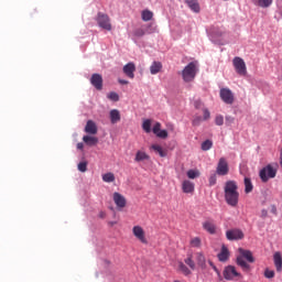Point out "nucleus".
<instances>
[{
	"mask_svg": "<svg viewBox=\"0 0 282 282\" xmlns=\"http://www.w3.org/2000/svg\"><path fill=\"white\" fill-rule=\"evenodd\" d=\"M120 85H129V80L127 79H119Z\"/></svg>",
	"mask_w": 282,
	"mask_h": 282,
	"instance_id": "49",
	"label": "nucleus"
},
{
	"mask_svg": "<svg viewBox=\"0 0 282 282\" xmlns=\"http://www.w3.org/2000/svg\"><path fill=\"white\" fill-rule=\"evenodd\" d=\"M151 149H153V151H155V153H159L160 158H166V151H164V149H162V145L153 144L151 147Z\"/></svg>",
	"mask_w": 282,
	"mask_h": 282,
	"instance_id": "28",
	"label": "nucleus"
},
{
	"mask_svg": "<svg viewBox=\"0 0 282 282\" xmlns=\"http://www.w3.org/2000/svg\"><path fill=\"white\" fill-rule=\"evenodd\" d=\"M142 129L145 133H151V119H145L142 123Z\"/></svg>",
	"mask_w": 282,
	"mask_h": 282,
	"instance_id": "32",
	"label": "nucleus"
},
{
	"mask_svg": "<svg viewBox=\"0 0 282 282\" xmlns=\"http://www.w3.org/2000/svg\"><path fill=\"white\" fill-rule=\"evenodd\" d=\"M204 120H210V110H208V108H203V118L200 116H195L192 121V124L194 127H199V124H202Z\"/></svg>",
	"mask_w": 282,
	"mask_h": 282,
	"instance_id": "12",
	"label": "nucleus"
},
{
	"mask_svg": "<svg viewBox=\"0 0 282 282\" xmlns=\"http://www.w3.org/2000/svg\"><path fill=\"white\" fill-rule=\"evenodd\" d=\"M132 235L138 239L141 243H149V240H147V234L144 232V229L140 226H134L132 228Z\"/></svg>",
	"mask_w": 282,
	"mask_h": 282,
	"instance_id": "11",
	"label": "nucleus"
},
{
	"mask_svg": "<svg viewBox=\"0 0 282 282\" xmlns=\"http://www.w3.org/2000/svg\"><path fill=\"white\" fill-rule=\"evenodd\" d=\"M97 23L99 28L102 30H107V32H111V19H109V15L99 12L97 14Z\"/></svg>",
	"mask_w": 282,
	"mask_h": 282,
	"instance_id": "4",
	"label": "nucleus"
},
{
	"mask_svg": "<svg viewBox=\"0 0 282 282\" xmlns=\"http://www.w3.org/2000/svg\"><path fill=\"white\" fill-rule=\"evenodd\" d=\"M123 74L133 80L135 78V63L129 62L123 66Z\"/></svg>",
	"mask_w": 282,
	"mask_h": 282,
	"instance_id": "13",
	"label": "nucleus"
},
{
	"mask_svg": "<svg viewBox=\"0 0 282 282\" xmlns=\"http://www.w3.org/2000/svg\"><path fill=\"white\" fill-rule=\"evenodd\" d=\"M220 98L226 105H232L235 102V95L229 88L220 89Z\"/></svg>",
	"mask_w": 282,
	"mask_h": 282,
	"instance_id": "10",
	"label": "nucleus"
},
{
	"mask_svg": "<svg viewBox=\"0 0 282 282\" xmlns=\"http://www.w3.org/2000/svg\"><path fill=\"white\" fill-rule=\"evenodd\" d=\"M85 132L89 133L90 135H96V133H98V126H96V122H94V120L87 121Z\"/></svg>",
	"mask_w": 282,
	"mask_h": 282,
	"instance_id": "17",
	"label": "nucleus"
},
{
	"mask_svg": "<svg viewBox=\"0 0 282 282\" xmlns=\"http://www.w3.org/2000/svg\"><path fill=\"white\" fill-rule=\"evenodd\" d=\"M199 172L197 170H189L187 171V177L189 180H197V177H199Z\"/></svg>",
	"mask_w": 282,
	"mask_h": 282,
	"instance_id": "35",
	"label": "nucleus"
},
{
	"mask_svg": "<svg viewBox=\"0 0 282 282\" xmlns=\"http://www.w3.org/2000/svg\"><path fill=\"white\" fill-rule=\"evenodd\" d=\"M236 276H238V279H243V275L241 273L237 272V268H235L232 265H228L224 270V278L226 279V281H235Z\"/></svg>",
	"mask_w": 282,
	"mask_h": 282,
	"instance_id": "6",
	"label": "nucleus"
},
{
	"mask_svg": "<svg viewBox=\"0 0 282 282\" xmlns=\"http://www.w3.org/2000/svg\"><path fill=\"white\" fill-rule=\"evenodd\" d=\"M77 169L80 173H87V161L79 162Z\"/></svg>",
	"mask_w": 282,
	"mask_h": 282,
	"instance_id": "40",
	"label": "nucleus"
},
{
	"mask_svg": "<svg viewBox=\"0 0 282 282\" xmlns=\"http://www.w3.org/2000/svg\"><path fill=\"white\" fill-rule=\"evenodd\" d=\"M112 199L117 208H124V206H127V198H124V196L118 192L112 194Z\"/></svg>",
	"mask_w": 282,
	"mask_h": 282,
	"instance_id": "15",
	"label": "nucleus"
},
{
	"mask_svg": "<svg viewBox=\"0 0 282 282\" xmlns=\"http://www.w3.org/2000/svg\"><path fill=\"white\" fill-rule=\"evenodd\" d=\"M192 248H199L202 246V239L199 237H195L191 240Z\"/></svg>",
	"mask_w": 282,
	"mask_h": 282,
	"instance_id": "37",
	"label": "nucleus"
},
{
	"mask_svg": "<svg viewBox=\"0 0 282 282\" xmlns=\"http://www.w3.org/2000/svg\"><path fill=\"white\" fill-rule=\"evenodd\" d=\"M215 124H217V127H223L224 126V116L217 115L215 118Z\"/></svg>",
	"mask_w": 282,
	"mask_h": 282,
	"instance_id": "42",
	"label": "nucleus"
},
{
	"mask_svg": "<svg viewBox=\"0 0 282 282\" xmlns=\"http://www.w3.org/2000/svg\"><path fill=\"white\" fill-rule=\"evenodd\" d=\"M240 256L237 257L236 263L241 268L243 272H250V264L249 263H254V257L252 256V251L250 250H245V249H239ZM246 260L248 262H246Z\"/></svg>",
	"mask_w": 282,
	"mask_h": 282,
	"instance_id": "2",
	"label": "nucleus"
},
{
	"mask_svg": "<svg viewBox=\"0 0 282 282\" xmlns=\"http://www.w3.org/2000/svg\"><path fill=\"white\" fill-rule=\"evenodd\" d=\"M145 160H150L149 154L142 150L137 151L134 162H144Z\"/></svg>",
	"mask_w": 282,
	"mask_h": 282,
	"instance_id": "23",
	"label": "nucleus"
},
{
	"mask_svg": "<svg viewBox=\"0 0 282 282\" xmlns=\"http://www.w3.org/2000/svg\"><path fill=\"white\" fill-rule=\"evenodd\" d=\"M185 263L191 268V270H195L196 265H195V261L193 260V256L187 257L185 259Z\"/></svg>",
	"mask_w": 282,
	"mask_h": 282,
	"instance_id": "38",
	"label": "nucleus"
},
{
	"mask_svg": "<svg viewBox=\"0 0 282 282\" xmlns=\"http://www.w3.org/2000/svg\"><path fill=\"white\" fill-rule=\"evenodd\" d=\"M273 261L276 269V272H281L282 270V256L281 252H275L273 254Z\"/></svg>",
	"mask_w": 282,
	"mask_h": 282,
	"instance_id": "19",
	"label": "nucleus"
},
{
	"mask_svg": "<svg viewBox=\"0 0 282 282\" xmlns=\"http://www.w3.org/2000/svg\"><path fill=\"white\" fill-rule=\"evenodd\" d=\"M217 184V176L213 175L209 177V186H215Z\"/></svg>",
	"mask_w": 282,
	"mask_h": 282,
	"instance_id": "45",
	"label": "nucleus"
},
{
	"mask_svg": "<svg viewBox=\"0 0 282 282\" xmlns=\"http://www.w3.org/2000/svg\"><path fill=\"white\" fill-rule=\"evenodd\" d=\"M83 141H84L85 144H87L88 147H96V144H98V138H96V137L84 135V137H83Z\"/></svg>",
	"mask_w": 282,
	"mask_h": 282,
	"instance_id": "24",
	"label": "nucleus"
},
{
	"mask_svg": "<svg viewBox=\"0 0 282 282\" xmlns=\"http://www.w3.org/2000/svg\"><path fill=\"white\" fill-rule=\"evenodd\" d=\"M226 237L228 241H239L240 239H243L245 235L241 229H229L226 231Z\"/></svg>",
	"mask_w": 282,
	"mask_h": 282,
	"instance_id": "9",
	"label": "nucleus"
},
{
	"mask_svg": "<svg viewBox=\"0 0 282 282\" xmlns=\"http://www.w3.org/2000/svg\"><path fill=\"white\" fill-rule=\"evenodd\" d=\"M203 228L206 230V232H209V235H215L217 232V226L213 220H205L203 223Z\"/></svg>",
	"mask_w": 282,
	"mask_h": 282,
	"instance_id": "16",
	"label": "nucleus"
},
{
	"mask_svg": "<svg viewBox=\"0 0 282 282\" xmlns=\"http://www.w3.org/2000/svg\"><path fill=\"white\" fill-rule=\"evenodd\" d=\"M99 217L104 218L105 217V213H100Z\"/></svg>",
	"mask_w": 282,
	"mask_h": 282,
	"instance_id": "52",
	"label": "nucleus"
},
{
	"mask_svg": "<svg viewBox=\"0 0 282 282\" xmlns=\"http://www.w3.org/2000/svg\"><path fill=\"white\" fill-rule=\"evenodd\" d=\"M254 6L259 8H270L272 6V0H253Z\"/></svg>",
	"mask_w": 282,
	"mask_h": 282,
	"instance_id": "26",
	"label": "nucleus"
},
{
	"mask_svg": "<svg viewBox=\"0 0 282 282\" xmlns=\"http://www.w3.org/2000/svg\"><path fill=\"white\" fill-rule=\"evenodd\" d=\"M158 138H162L163 140H166L169 138V132L166 130H161L158 134Z\"/></svg>",
	"mask_w": 282,
	"mask_h": 282,
	"instance_id": "44",
	"label": "nucleus"
},
{
	"mask_svg": "<svg viewBox=\"0 0 282 282\" xmlns=\"http://www.w3.org/2000/svg\"><path fill=\"white\" fill-rule=\"evenodd\" d=\"M90 84L97 91H101L102 89V75L100 74H93L90 77Z\"/></svg>",
	"mask_w": 282,
	"mask_h": 282,
	"instance_id": "14",
	"label": "nucleus"
},
{
	"mask_svg": "<svg viewBox=\"0 0 282 282\" xmlns=\"http://www.w3.org/2000/svg\"><path fill=\"white\" fill-rule=\"evenodd\" d=\"M84 148H85V144H83V143H77V149H79V151H83Z\"/></svg>",
	"mask_w": 282,
	"mask_h": 282,
	"instance_id": "51",
	"label": "nucleus"
},
{
	"mask_svg": "<svg viewBox=\"0 0 282 282\" xmlns=\"http://www.w3.org/2000/svg\"><path fill=\"white\" fill-rule=\"evenodd\" d=\"M259 175L262 182H268V180L276 177V169H273L272 165H267L260 171Z\"/></svg>",
	"mask_w": 282,
	"mask_h": 282,
	"instance_id": "5",
	"label": "nucleus"
},
{
	"mask_svg": "<svg viewBox=\"0 0 282 282\" xmlns=\"http://www.w3.org/2000/svg\"><path fill=\"white\" fill-rule=\"evenodd\" d=\"M234 67L239 74V76H246L248 74V69L246 68V62H243V58L241 57H235L234 61Z\"/></svg>",
	"mask_w": 282,
	"mask_h": 282,
	"instance_id": "7",
	"label": "nucleus"
},
{
	"mask_svg": "<svg viewBox=\"0 0 282 282\" xmlns=\"http://www.w3.org/2000/svg\"><path fill=\"white\" fill-rule=\"evenodd\" d=\"M194 107L195 109H202V107H204V104L202 102V100H196L194 101Z\"/></svg>",
	"mask_w": 282,
	"mask_h": 282,
	"instance_id": "46",
	"label": "nucleus"
},
{
	"mask_svg": "<svg viewBox=\"0 0 282 282\" xmlns=\"http://www.w3.org/2000/svg\"><path fill=\"white\" fill-rule=\"evenodd\" d=\"M260 217H261V219H267V217H268V209H261V212H260Z\"/></svg>",
	"mask_w": 282,
	"mask_h": 282,
	"instance_id": "47",
	"label": "nucleus"
},
{
	"mask_svg": "<svg viewBox=\"0 0 282 282\" xmlns=\"http://www.w3.org/2000/svg\"><path fill=\"white\" fill-rule=\"evenodd\" d=\"M110 122L111 124H116L117 122H120V110L118 109L110 110Z\"/></svg>",
	"mask_w": 282,
	"mask_h": 282,
	"instance_id": "22",
	"label": "nucleus"
},
{
	"mask_svg": "<svg viewBox=\"0 0 282 282\" xmlns=\"http://www.w3.org/2000/svg\"><path fill=\"white\" fill-rule=\"evenodd\" d=\"M230 257V252L228 251V248L226 246L221 247V251L218 253L219 261H228Z\"/></svg>",
	"mask_w": 282,
	"mask_h": 282,
	"instance_id": "25",
	"label": "nucleus"
},
{
	"mask_svg": "<svg viewBox=\"0 0 282 282\" xmlns=\"http://www.w3.org/2000/svg\"><path fill=\"white\" fill-rule=\"evenodd\" d=\"M178 270H181L185 274V276H188L191 274V269H188V267H186L184 262L178 263Z\"/></svg>",
	"mask_w": 282,
	"mask_h": 282,
	"instance_id": "33",
	"label": "nucleus"
},
{
	"mask_svg": "<svg viewBox=\"0 0 282 282\" xmlns=\"http://www.w3.org/2000/svg\"><path fill=\"white\" fill-rule=\"evenodd\" d=\"M229 171L228 161H226V158H220L216 167L217 175H228Z\"/></svg>",
	"mask_w": 282,
	"mask_h": 282,
	"instance_id": "8",
	"label": "nucleus"
},
{
	"mask_svg": "<svg viewBox=\"0 0 282 282\" xmlns=\"http://www.w3.org/2000/svg\"><path fill=\"white\" fill-rule=\"evenodd\" d=\"M107 98L109 100H112L113 102H118V100H120V96L117 93H115V91L109 93L107 95Z\"/></svg>",
	"mask_w": 282,
	"mask_h": 282,
	"instance_id": "36",
	"label": "nucleus"
},
{
	"mask_svg": "<svg viewBox=\"0 0 282 282\" xmlns=\"http://www.w3.org/2000/svg\"><path fill=\"white\" fill-rule=\"evenodd\" d=\"M202 151H210L213 149V142L210 140H206L202 143Z\"/></svg>",
	"mask_w": 282,
	"mask_h": 282,
	"instance_id": "34",
	"label": "nucleus"
},
{
	"mask_svg": "<svg viewBox=\"0 0 282 282\" xmlns=\"http://www.w3.org/2000/svg\"><path fill=\"white\" fill-rule=\"evenodd\" d=\"M185 3L193 10V12H199V3L197 0H186Z\"/></svg>",
	"mask_w": 282,
	"mask_h": 282,
	"instance_id": "27",
	"label": "nucleus"
},
{
	"mask_svg": "<svg viewBox=\"0 0 282 282\" xmlns=\"http://www.w3.org/2000/svg\"><path fill=\"white\" fill-rule=\"evenodd\" d=\"M160 72H162V63L153 62L150 66V74H152V76H155V74H160Z\"/></svg>",
	"mask_w": 282,
	"mask_h": 282,
	"instance_id": "20",
	"label": "nucleus"
},
{
	"mask_svg": "<svg viewBox=\"0 0 282 282\" xmlns=\"http://www.w3.org/2000/svg\"><path fill=\"white\" fill-rule=\"evenodd\" d=\"M252 181L249 177H245V193H252Z\"/></svg>",
	"mask_w": 282,
	"mask_h": 282,
	"instance_id": "29",
	"label": "nucleus"
},
{
	"mask_svg": "<svg viewBox=\"0 0 282 282\" xmlns=\"http://www.w3.org/2000/svg\"><path fill=\"white\" fill-rule=\"evenodd\" d=\"M225 200L232 208L239 204V186L235 181H227L224 187Z\"/></svg>",
	"mask_w": 282,
	"mask_h": 282,
	"instance_id": "1",
	"label": "nucleus"
},
{
	"mask_svg": "<svg viewBox=\"0 0 282 282\" xmlns=\"http://www.w3.org/2000/svg\"><path fill=\"white\" fill-rule=\"evenodd\" d=\"M209 265L213 268V270H215V272H217V267H215V263H213V261H208Z\"/></svg>",
	"mask_w": 282,
	"mask_h": 282,
	"instance_id": "50",
	"label": "nucleus"
},
{
	"mask_svg": "<svg viewBox=\"0 0 282 282\" xmlns=\"http://www.w3.org/2000/svg\"><path fill=\"white\" fill-rule=\"evenodd\" d=\"M196 262L202 270H206V257H204V253L198 252L196 253Z\"/></svg>",
	"mask_w": 282,
	"mask_h": 282,
	"instance_id": "21",
	"label": "nucleus"
},
{
	"mask_svg": "<svg viewBox=\"0 0 282 282\" xmlns=\"http://www.w3.org/2000/svg\"><path fill=\"white\" fill-rule=\"evenodd\" d=\"M271 213L272 215H278L276 205H271Z\"/></svg>",
	"mask_w": 282,
	"mask_h": 282,
	"instance_id": "48",
	"label": "nucleus"
},
{
	"mask_svg": "<svg viewBox=\"0 0 282 282\" xmlns=\"http://www.w3.org/2000/svg\"><path fill=\"white\" fill-rule=\"evenodd\" d=\"M141 17H142V21H151V19H153V12L149 10H144Z\"/></svg>",
	"mask_w": 282,
	"mask_h": 282,
	"instance_id": "31",
	"label": "nucleus"
},
{
	"mask_svg": "<svg viewBox=\"0 0 282 282\" xmlns=\"http://www.w3.org/2000/svg\"><path fill=\"white\" fill-rule=\"evenodd\" d=\"M182 191L183 193H186V194L195 193V183L188 180L183 181Z\"/></svg>",
	"mask_w": 282,
	"mask_h": 282,
	"instance_id": "18",
	"label": "nucleus"
},
{
	"mask_svg": "<svg viewBox=\"0 0 282 282\" xmlns=\"http://www.w3.org/2000/svg\"><path fill=\"white\" fill-rule=\"evenodd\" d=\"M198 73H199V63L191 62L182 70V78L184 83H193V80H195V77L197 76Z\"/></svg>",
	"mask_w": 282,
	"mask_h": 282,
	"instance_id": "3",
	"label": "nucleus"
},
{
	"mask_svg": "<svg viewBox=\"0 0 282 282\" xmlns=\"http://www.w3.org/2000/svg\"><path fill=\"white\" fill-rule=\"evenodd\" d=\"M264 276L265 279H274V270L265 269Z\"/></svg>",
	"mask_w": 282,
	"mask_h": 282,
	"instance_id": "43",
	"label": "nucleus"
},
{
	"mask_svg": "<svg viewBox=\"0 0 282 282\" xmlns=\"http://www.w3.org/2000/svg\"><path fill=\"white\" fill-rule=\"evenodd\" d=\"M102 180L107 183L116 182V175L113 173L109 172L102 175Z\"/></svg>",
	"mask_w": 282,
	"mask_h": 282,
	"instance_id": "30",
	"label": "nucleus"
},
{
	"mask_svg": "<svg viewBox=\"0 0 282 282\" xmlns=\"http://www.w3.org/2000/svg\"><path fill=\"white\" fill-rule=\"evenodd\" d=\"M134 36H137L138 39L144 36V34H147V31L143 28H139L135 29L133 32Z\"/></svg>",
	"mask_w": 282,
	"mask_h": 282,
	"instance_id": "39",
	"label": "nucleus"
},
{
	"mask_svg": "<svg viewBox=\"0 0 282 282\" xmlns=\"http://www.w3.org/2000/svg\"><path fill=\"white\" fill-rule=\"evenodd\" d=\"M153 134L158 135L162 131V123L156 122L152 129Z\"/></svg>",
	"mask_w": 282,
	"mask_h": 282,
	"instance_id": "41",
	"label": "nucleus"
}]
</instances>
